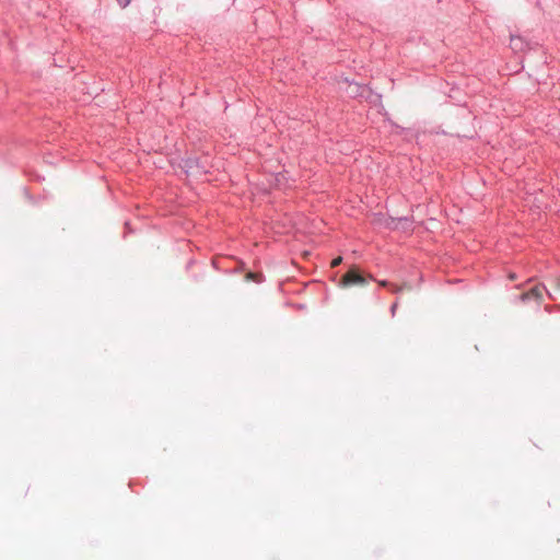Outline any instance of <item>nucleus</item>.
<instances>
[{
    "instance_id": "obj_6",
    "label": "nucleus",
    "mask_w": 560,
    "mask_h": 560,
    "mask_svg": "<svg viewBox=\"0 0 560 560\" xmlns=\"http://www.w3.org/2000/svg\"><path fill=\"white\" fill-rule=\"evenodd\" d=\"M389 289H390V291H392V292H394V293H397V292H399V291L401 290V288H400V287H398V285H396V284H393V283H390Z\"/></svg>"
},
{
    "instance_id": "obj_5",
    "label": "nucleus",
    "mask_w": 560,
    "mask_h": 560,
    "mask_svg": "<svg viewBox=\"0 0 560 560\" xmlns=\"http://www.w3.org/2000/svg\"><path fill=\"white\" fill-rule=\"evenodd\" d=\"M341 261H342V258H341L340 256H339V257L334 258V259L331 260V264H330L331 268H336V267H338V266L341 264Z\"/></svg>"
},
{
    "instance_id": "obj_1",
    "label": "nucleus",
    "mask_w": 560,
    "mask_h": 560,
    "mask_svg": "<svg viewBox=\"0 0 560 560\" xmlns=\"http://www.w3.org/2000/svg\"><path fill=\"white\" fill-rule=\"evenodd\" d=\"M365 283L366 278L359 272V269L357 267H351L340 280V284L342 287L364 285Z\"/></svg>"
},
{
    "instance_id": "obj_8",
    "label": "nucleus",
    "mask_w": 560,
    "mask_h": 560,
    "mask_svg": "<svg viewBox=\"0 0 560 560\" xmlns=\"http://www.w3.org/2000/svg\"><path fill=\"white\" fill-rule=\"evenodd\" d=\"M396 308H397V303L393 304L390 307V312L393 315H395Z\"/></svg>"
},
{
    "instance_id": "obj_9",
    "label": "nucleus",
    "mask_w": 560,
    "mask_h": 560,
    "mask_svg": "<svg viewBox=\"0 0 560 560\" xmlns=\"http://www.w3.org/2000/svg\"><path fill=\"white\" fill-rule=\"evenodd\" d=\"M509 278H510L511 280H514V279H515V275H514V273H511V275L509 276Z\"/></svg>"
},
{
    "instance_id": "obj_3",
    "label": "nucleus",
    "mask_w": 560,
    "mask_h": 560,
    "mask_svg": "<svg viewBox=\"0 0 560 560\" xmlns=\"http://www.w3.org/2000/svg\"><path fill=\"white\" fill-rule=\"evenodd\" d=\"M523 39L518 36H511L510 46L513 50H522L523 49Z\"/></svg>"
},
{
    "instance_id": "obj_7",
    "label": "nucleus",
    "mask_w": 560,
    "mask_h": 560,
    "mask_svg": "<svg viewBox=\"0 0 560 560\" xmlns=\"http://www.w3.org/2000/svg\"><path fill=\"white\" fill-rule=\"evenodd\" d=\"M378 284L384 288H389L390 283L386 280L378 281Z\"/></svg>"
},
{
    "instance_id": "obj_2",
    "label": "nucleus",
    "mask_w": 560,
    "mask_h": 560,
    "mask_svg": "<svg viewBox=\"0 0 560 560\" xmlns=\"http://www.w3.org/2000/svg\"><path fill=\"white\" fill-rule=\"evenodd\" d=\"M544 291H546L544 285H535L529 291L522 293L520 299L522 302H526L527 300H535L539 303L542 299Z\"/></svg>"
},
{
    "instance_id": "obj_4",
    "label": "nucleus",
    "mask_w": 560,
    "mask_h": 560,
    "mask_svg": "<svg viewBox=\"0 0 560 560\" xmlns=\"http://www.w3.org/2000/svg\"><path fill=\"white\" fill-rule=\"evenodd\" d=\"M246 279L260 283L262 281V275L259 272H248Z\"/></svg>"
}]
</instances>
